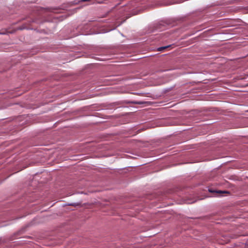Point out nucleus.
Masks as SVG:
<instances>
[{
  "mask_svg": "<svg viewBox=\"0 0 248 248\" xmlns=\"http://www.w3.org/2000/svg\"><path fill=\"white\" fill-rule=\"evenodd\" d=\"M170 46V45H169V46H162V47H158V48H157V51H162V50H164Z\"/></svg>",
  "mask_w": 248,
  "mask_h": 248,
  "instance_id": "1",
  "label": "nucleus"
},
{
  "mask_svg": "<svg viewBox=\"0 0 248 248\" xmlns=\"http://www.w3.org/2000/svg\"><path fill=\"white\" fill-rule=\"evenodd\" d=\"M216 193H228L229 192L227 191H215Z\"/></svg>",
  "mask_w": 248,
  "mask_h": 248,
  "instance_id": "2",
  "label": "nucleus"
},
{
  "mask_svg": "<svg viewBox=\"0 0 248 248\" xmlns=\"http://www.w3.org/2000/svg\"><path fill=\"white\" fill-rule=\"evenodd\" d=\"M245 248H248V240L247 243H246V245L245 246Z\"/></svg>",
  "mask_w": 248,
  "mask_h": 248,
  "instance_id": "3",
  "label": "nucleus"
},
{
  "mask_svg": "<svg viewBox=\"0 0 248 248\" xmlns=\"http://www.w3.org/2000/svg\"><path fill=\"white\" fill-rule=\"evenodd\" d=\"M209 191L212 192V191L211 190H209Z\"/></svg>",
  "mask_w": 248,
  "mask_h": 248,
  "instance_id": "5",
  "label": "nucleus"
},
{
  "mask_svg": "<svg viewBox=\"0 0 248 248\" xmlns=\"http://www.w3.org/2000/svg\"><path fill=\"white\" fill-rule=\"evenodd\" d=\"M95 2L100 3V2L97 1V0H94V3Z\"/></svg>",
  "mask_w": 248,
  "mask_h": 248,
  "instance_id": "4",
  "label": "nucleus"
}]
</instances>
